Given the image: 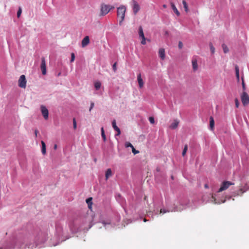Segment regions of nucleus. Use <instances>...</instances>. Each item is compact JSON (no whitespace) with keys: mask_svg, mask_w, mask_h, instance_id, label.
Returning <instances> with one entry per match:
<instances>
[{"mask_svg":"<svg viewBox=\"0 0 249 249\" xmlns=\"http://www.w3.org/2000/svg\"><path fill=\"white\" fill-rule=\"evenodd\" d=\"M94 103L92 102L91 103V104H90V107L89 108V111H91V110L92 109V108L94 107Z\"/></svg>","mask_w":249,"mask_h":249,"instance_id":"41","label":"nucleus"},{"mask_svg":"<svg viewBox=\"0 0 249 249\" xmlns=\"http://www.w3.org/2000/svg\"><path fill=\"white\" fill-rule=\"evenodd\" d=\"M114 6L102 3L100 7V16H104L107 15L110 10L114 9Z\"/></svg>","mask_w":249,"mask_h":249,"instance_id":"2","label":"nucleus"},{"mask_svg":"<svg viewBox=\"0 0 249 249\" xmlns=\"http://www.w3.org/2000/svg\"><path fill=\"white\" fill-rule=\"evenodd\" d=\"M149 121L150 123L152 124H153L155 123L154 118L153 117H150L149 118Z\"/></svg>","mask_w":249,"mask_h":249,"instance_id":"32","label":"nucleus"},{"mask_svg":"<svg viewBox=\"0 0 249 249\" xmlns=\"http://www.w3.org/2000/svg\"><path fill=\"white\" fill-rule=\"evenodd\" d=\"M169 211H166L164 209H160V213H166L167 212H168Z\"/></svg>","mask_w":249,"mask_h":249,"instance_id":"37","label":"nucleus"},{"mask_svg":"<svg viewBox=\"0 0 249 249\" xmlns=\"http://www.w3.org/2000/svg\"><path fill=\"white\" fill-rule=\"evenodd\" d=\"M57 144H54L53 148L54 150H56L57 149Z\"/></svg>","mask_w":249,"mask_h":249,"instance_id":"43","label":"nucleus"},{"mask_svg":"<svg viewBox=\"0 0 249 249\" xmlns=\"http://www.w3.org/2000/svg\"><path fill=\"white\" fill-rule=\"evenodd\" d=\"M126 11L125 6L122 5L117 8V17L119 19V24L121 25L124 21Z\"/></svg>","mask_w":249,"mask_h":249,"instance_id":"1","label":"nucleus"},{"mask_svg":"<svg viewBox=\"0 0 249 249\" xmlns=\"http://www.w3.org/2000/svg\"><path fill=\"white\" fill-rule=\"evenodd\" d=\"M91 200H92V198L90 197V198H88L86 200V202L89 205L90 203L91 204H92Z\"/></svg>","mask_w":249,"mask_h":249,"instance_id":"35","label":"nucleus"},{"mask_svg":"<svg viewBox=\"0 0 249 249\" xmlns=\"http://www.w3.org/2000/svg\"><path fill=\"white\" fill-rule=\"evenodd\" d=\"M242 87H243V89H245V83H244V81L243 77H242Z\"/></svg>","mask_w":249,"mask_h":249,"instance_id":"39","label":"nucleus"},{"mask_svg":"<svg viewBox=\"0 0 249 249\" xmlns=\"http://www.w3.org/2000/svg\"><path fill=\"white\" fill-rule=\"evenodd\" d=\"M171 7H172V8L173 9V10L174 11V12L176 14V15L177 16H179L180 15V13L179 12V11H178V10L177 9V7H176L175 5L171 2Z\"/></svg>","mask_w":249,"mask_h":249,"instance_id":"15","label":"nucleus"},{"mask_svg":"<svg viewBox=\"0 0 249 249\" xmlns=\"http://www.w3.org/2000/svg\"><path fill=\"white\" fill-rule=\"evenodd\" d=\"M187 149H188V146H187V145H185L184 146V149H183L182 153V155L183 156H184L186 154Z\"/></svg>","mask_w":249,"mask_h":249,"instance_id":"25","label":"nucleus"},{"mask_svg":"<svg viewBox=\"0 0 249 249\" xmlns=\"http://www.w3.org/2000/svg\"><path fill=\"white\" fill-rule=\"evenodd\" d=\"M183 47V44L181 41H179L178 43V48L179 49H181Z\"/></svg>","mask_w":249,"mask_h":249,"instance_id":"38","label":"nucleus"},{"mask_svg":"<svg viewBox=\"0 0 249 249\" xmlns=\"http://www.w3.org/2000/svg\"><path fill=\"white\" fill-rule=\"evenodd\" d=\"M38 133V130L37 129H36L35 130V135L36 137H37Z\"/></svg>","mask_w":249,"mask_h":249,"instance_id":"42","label":"nucleus"},{"mask_svg":"<svg viewBox=\"0 0 249 249\" xmlns=\"http://www.w3.org/2000/svg\"><path fill=\"white\" fill-rule=\"evenodd\" d=\"M102 223H103L104 225H106V223H105L104 221H103V222H102Z\"/></svg>","mask_w":249,"mask_h":249,"instance_id":"46","label":"nucleus"},{"mask_svg":"<svg viewBox=\"0 0 249 249\" xmlns=\"http://www.w3.org/2000/svg\"><path fill=\"white\" fill-rule=\"evenodd\" d=\"M132 3L133 13L135 15H136L140 9V5H139L138 3L135 0H133Z\"/></svg>","mask_w":249,"mask_h":249,"instance_id":"6","label":"nucleus"},{"mask_svg":"<svg viewBox=\"0 0 249 249\" xmlns=\"http://www.w3.org/2000/svg\"><path fill=\"white\" fill-rule=\"evenodd\" d=\"M192 66L194 71H196L198 68L197 62L196 59H194L192 60Z\"/></svg>","mask_w":249,"mask_h":249,"instance_id":"17","label":"nucleus"},{"mask_svg":"<svg viewBox=\"0 0 249 249\" xmlns=\"http://www.w3.org/2000/svg\"><path fill=\"white\" fill-rule=\"evenodd\" d=\"M112 176V171L111 169H107L106 173V179L107 180L108 178Z\"/></svg>","mask_w":249,"mask_h":249,"instance_id":"16","label":"nucleus"},{"mask_svg":"<svg viewBox=\"0 0 249 249\" xmlns=\"http://www.w3.org/2000/svg\"><path fill=\"white\" fill-rule=\"evenodd\" d=\"M222 46L224 53H227L229 52V49L226 45L223 44H222Z\"/></svg>","mask_w":249,"mask_h":249,"instance_id":"24","label":"nucleus"},{"mask_svg":"<svg viewBox=\"0 0 249 249\" xmlns=\"http://www.w3.org/2000/svg\"><path fill=\"white\" fill-rule=\"evenodd\" d=\"M245 192L242 188L239 189L237 194V195H241Z\"/></svg>","mask_w":249,"mask_h":249,"instance_id":"27","label":"nucleus"},{"mask_svg":"<svg viewBox=\"0 0 249 249\" xmlns=\"http://www.w3.org/2000/svg\"><path fill=\"white\" fill-rule=\"evenodd\" d=\"M210 50L211 51V52L212 53H213L214 52V47L213 46L212 43H210Z\"/></svg>","mask_w":249,"mask_h":249,"instance_id":"30","label":"nucleus"},{"mask_svg":"<svg viewBox=\"0 0 249 249\" xmlns=\"http://www.w3.org/2000/svg\"><path fill=\"white\" fill-rule=\"evenodd\" d=\"M21 13H22L21 8V7H19L18 10L17 12L18 18H19L20 16Z\"/></svg>","mask_w":249,"mask_h":249,"instance_id":"29","label":"nucleus"},{"mask_svg":"<svg viewBox=\"0 0 249 249\" xmlns=\"http://www.w3.org/2000/svg\"><path fill=\"white\" fill-rule=\"evenodd\" d=\"M41 111L44 119L47 120L48 119L49 115V111L48 109L45 107L41 106Z\"/></svg>","mask_w":249,"mask_h":249,"instance_id":"7","label":"nucleus"},{"mask_svg":"<svg viewBox=\"0 0 249 249\" xmlns=\"http://www.w3.org/2000/svg\"><path fill=\"white\" fill-rule=\"evenodd\" d=\"M26 79L24 75H22L20 76L18 81V84L20 88L25 89L26 87Z\"/></svg>","mask_w":249,"mask_h":249,"instance_id":"5","label":"nucleus"},{"mask_svg":"<svg viewBox=\"0 0 249 249\" xmlns=\"http://www.w3.org/2000/svg\"><path fill=\"white\" fill-rule=\"evenodd\" d=\"M204 187H205V188H209V186H208V185L207 184H205Z\"/></svg>","mask_w":249,"mask_h":249,"instance_id":"44","label":"nucleus"},{"mask_svg":"<svg viewBox=\"0 0 249 249\" xmlns=\"http://www.w3.org/2000/svg\"><path fill=\"white\" fill-rule=\"evenodd\" d=\"M234 101L236 107L238 108L239 106V102L238 99L237 98H235Z\"/></svg>","mask_w":249,"mask_h":249,"instance_id":"26","label":"nucleus"},{"mask_svg":"<svg viewBox=\"0 0 249 249\" xmlns=\"http://www.w3.org/2000/svg\"><path fill=\"white\" fill-rule=\"evenodd\" d=\"M178 124L179 122L178 120H174V122H173L170 125V127L172 129H174L178 127Z\"/></svg>","mask_w":249,"mask_h":249,"instance_id":"13","label":"nucleus"},{"mask_svg":"<svg viewBox=\"0 0 249 249\" xmlns=\"http://www.w3.org/2000/svg\"><path fill=\"white\" fill-rule=\"evenodd\" d=\"M101 86V83L100 81H96L94 82V87L96 90H98Z\"/></svg>","mask_w":249,"mask_h":249,"instance_id":"21","label":"nucleus"},{"mask_svg":"<svg viewBox=\"0 0 249 249\" xmlns=\"http://www.w3.org/2000/svg\"><path fill=\"white\" fill-rule=\"evenodd\" d=\"M73 128L74 129H76V127H77V124H76V120L75 118H73Z\"/></svg>","mask_w":249,"mask_h":249,"instance_id":"31","label":"nucleus"},{"mask_svg":"<svg viewBox=\"0 0 249 249\" xmlns=\"http://www.w3.org/2000/svg\"><path fill=\"white\" fill-rule=\"evenodd\" d=\"M242 103L244 106H246L249 104V96L246 92H243L241 96Z\"/></svg>","mask_w":249,"mask_h":249,"instance_id":"4","label":"nucleus"},{"mask_svg":"<svg viewBox=\"0 0 249 249\" xmlns=\"http://www.w3.org/2000/svg\"><path fill=\"white\" fill-rule=\"evenodd\" d=\"M214 121L213 117L210 118V127L211 130H213L214 128Z\"/></svg>","mask_w":249,"mask_h":249,"instance_id":"14","label":"nucleus"},{"mask_svg":"<svg viewBox=\"0 0 249 249\" xmlns=\"http://www.w3.org/2000/svg\"><path fill=\"white\" fill-rule=\"evenodd\" d=\"M89 43V36H85L82 41V46L85 47Z\"/></svg>","mask_w":249,"mask_h":249,"instance_id":"9","label":"nucleus"},{"mask_svg":"<svg viewBox=\"0 0 249 249\" xmlns=\"http://www.w3.org/2000/svg\"><path fill=\"white\" fill-rule=\"evenodd\" d=\"M159 55L162 60H164L165 58V50L163 48H160L159 50Z\"/></svg>","mask_w":249,"mask_h":249,"instance_id":"10","label":"nucleus"},{"mask_svg":"<svg viewBox=\"0 0 249 249\" xmlns=\"http://www.w3.org/2000/svg\"><path fill=\"white\" fill-rule=\"evenodd\" d=\"M234 183L229 181H223L221 185L220 188L217 191V192H221L226 189H227L231 185H233Z\"/></svg>","mask_w":249,"mask_h":249,"instance_id":"3","label":"nucleus"},{"mask_svg":"<svg viewBox=\"0 0 249 249\" xmlns=\"http://www.w3.org/2000/svg\"><path fill=\"white\" fill-rule=\"evenodd\" d=\"M235 74L237 81H239V69L238 66L236 65L235 66Z\"/></svg>","mask_w":249,"mask_h":249,"instance_id":"18","label":"nucleus"},{"mask_svg":"<svg viewBox=\"0 0 249 249\" xmlns=\"http://www.w3.org/2000/svg\"><path fill=\"white\" fill-rule=\"evenodd\" d=\"M142 40L141 41V43L142 45H145L146 44V39L145 37L142 38Z\"/></svg>","mask_w":249,"mask_h":249,"instance_id":"36","label":"nucleus"},{"mask_svg":"<svg viewBox=\"0 0 249 249\" xmlns=\"http://www.w3.org/2000/svg\"><path fill=\"white\" fill-rule=\"evenodd\" d=\"M75 59V55L74 53H71V62H72L74 61Z\"/></svg>","mask_w":249,"mask_h":249,"instance_id":"33","label":"nucleus"},{"mask_svg":"<svg viewBox=\"0 0 249 249\" xmlns=\"http://www.w3.org/2000/svg\"><path fill=\"white\" fill-rule=\"evenodd\" d=\"M41 145H42V149H41L42 153L43 155H45L46 153L45 143L43 141H41Z\"/></svg>","mask_w":249,"mask_h":249,"instance_id":"20","label":"nucleus"},{"mask_svg":"<svg viewBox=\"0 0 249 249\" xmlns=\"http://www.w3.org/2000/svg\"><path fill=\"white\" fill-rule=\"evenodd\" d=\"M101 136L104 142L106 141V137L105 134V131L103 127L101 128Z\"/></svg>","mask_w":249,"mask_h":249,"instance_id":"23","label":"nucleus"},{"mask_svg":"<svg viewBox=\"0 0 249 249\" xmlns=\"http://www.w3.org/2000/svg\"><path fill=\"white\" fill-rule=\"evenodd\" d=\"M143 221H144V222H146V221H147V220H146L145 218H144V219H143Z\"/></svg>","mask_w":249,"mask_h":249,"instance_id":"47","label":"nucleus"},{"mask_svg":"<svg viewBox=\"0 0 249 249\" xmlns=\"http://www.w3.org/2000/svg\"><path fill=\"white\" fill-rule=\"evenodd\" d=\"M139 35L140 37L143 38L145 37L144 33L143 32V29L142 26H140L139 28Z\"/></svg>","mask_w":249,"mask_h":249,"instance_id":"19","label":"nucleus"},{"mask_svg":"<svg viewBox=\"0 0 249 249\" xmlns=\"http://www.w3.org/2000/svg\"><path fill=\"white\" fill-rule=\"evenodd\" d=\"M125 146L126 147H130L132 148L133 147V146L132 145V144L131 143H130L129 142H126L125 143Z\"/></svg>","mask_w":249,"mask_h":249,"instance_id":"28","label":"nucleus"},{"mask_svg":"<svg viewBox=\"0 0 249 249\" xmlns=\"http://www.w3.org/2000/svg\"><path fill=\"white\" fill-rule=\"evenodd\" d=\"M40 68L42 71V73L43 75H45L46 74V66L45 59L44 57L41 58V64L40 66Z\"/></svg>","mask_w":249,"mask_h":249,"instance_id":"8","label":"nucleus"},{"mask_svg":"<svg viewBox=\"0 0 249 249\" xmlns=\"http://www.w3.org/2000/svg\"><path fill=\"white\" fill-rule=\"evenodd\" d=\"M132 151L133 153L135 155L139 153V151L138 150H136L134 147L132 148Z\"/></svg>","mask_w":249,"mask_h":249,"instance_id":"34","label":"nucleus"},{"mask_svg":"<svg viewBox=\"0 0 249 249\" xmlns=\"http://www.w3.org/2000/svg\"><path fill=\"white\" fill-rule=\"evenodd\" d=\"M112 127L117 132V136H119L121 134V131L119 128L116 125V121L114 120L112 122Z\"/></svg>","mask_w":249,"mask_h":249,"instance_id":"11","label":"nucleus"},{"mask_svg":"<svg viewBox=\"0 0 249 249\" xmlns=\"http://www.w3.org/2000/svg\"><path fill=\"white\" fill-rule=\"evenodd\" d=\"M162 6H163V7L164 8H166L167 7V6H166V4H163Z\"/></svg>","mask_w":249,"mask_h":249,"instance_id":"45","label":"nucleus"},{"mask_svg":"<svg viewBox=\"0 0 249 249\" xmlns=\"http://www.w3.org/2000/svg\"><path fill=\"white\" fill-rule=\"evenodd\" d=\"M137 79H138V84H139V86L140 88H142L143 86V82L141 77V73H139L138 75Z\"/></svg>","mask_w":249,"mask_h":249,"instance_id":"12","label":"nucleus"},{"mask_svg":"<svg viewBox=\"0 0 249 249\" xmlns=\"http://www.w3.org/2000/svg\"><path fill=\"white\" fill-rule=\"evenodd\" d=\"M112 68H113V69L114 70V71H116V63H115L113 66H112Z\"/></svg>","mask_w":249,"mask_h":249,"instance_id":"40","label":"nucleus"},{"mask_svg":"<svg viewBox=\"0 0 249 249\" xmlns=\"http://www.w3.org/2000/svg\"><path fill=\"white\" fill-rule=\"evenodd\" d=\"M182 4H183V7L184 8V10H185V12H188V11H189V9H188L187 3L186 2V1L183 0L182 1Z\"/></svg>","mask_w":249,"mask_h":249,"instance_id":"22","label":"nucleus"}]
</instances>
